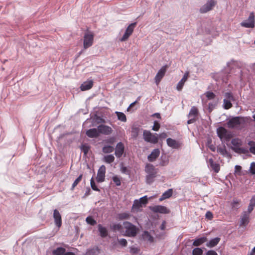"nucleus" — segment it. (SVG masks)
<instances>
[{
	"label": "nucleus",
	"instance_id": "nucleus-51",
	"mask_svg": "<svg viewBox=\"0 0 255 255\" xmlns=\"http://www.w3.org/2000/svg\"><path fill=\"white\" fill-rule=\"evenodd\" d=\"M113 181L117 186H120L121 185V181L120 179L117 176L113 177Z\"/></svg>",
	"mask_w": 255,
	"mask_h": 255
},
{
	"label": "nucleus",
	"instance_id": "nucleus-49",
	"mask_svg": "<svg viewBox=\"0 0 255 255\" xmlns=\"http://www.w3.org/2000/svg\"><path fill=\"white\" fill-rule=\"evenodd\" d=\"M139 130H140V129L139 128H137V127L132 128L131 132L133 134V136H134V137H136L138 134Z\"/></svg>",
	"mask_w": 255,
	"mask_h": 255
},
{
	"label": "nucleus",
	"instance_id": "nucleus-45",
	"mask_svg": "<svg viewBox=\"0 0 255 255\" xmlns=\"http://www.w3.org/2000/svg\"><path fill=\"white\" fill-rule=\"evenodd\" d=\"M203 250L199 248H196L193 249L192 252L193 255H202Z\"/></svg>",
	"mask_w": 255,
	"mask_h": 255
},
{
	"label": "nucleus",
	"instance_id": "nucleus-28",
	"mask_svg": "<svg viewBox=\"0 0 255 255\" xmlns=\"http://www.w3.org/2000/svg\"><path fill=\"white\" fill-rule=\"evenodd\" d=\"M220 240L221 239L220 238L216 237L210 240V241L207 243L206 246L209 248H213L216 246L219 243Z\"/></svg>",
	"mask_w": 255,
	"mask_h": 255
},
{
	"label": "nucleus",
	"instance_id": "nucleus-3",
	"mask_svg": "<svg viewBox=\"0 0 255 255\" xmlns=\"http://www.w3.org/2000/svg\"><path fill=\"white\" fill-rule=\"evenodd\" d=\"M232 146V149L236 153L238 154H247L249 152V150L246 148L241 147L242 144V142L241 139L239 138H233L231 141Z\"/></svg>",
	"mask_w": 255,
	"mask_h": 255
},
{
	"label": "nucleus",
	"instance_id": "nucleus-9",
	"mask_svg": "<svg viewBox=\"0 0 255 255\" xmlns=\"http://www.w3.org/2000/svg\"><path fill=\"white\" fill-rule=\"evenodd\" d=\"M136 22H134L131 23L128 26L125 33L124 34L123 36L120 39V41H125L128 38L129 36L132 34Z\"/></svg>",
	"mask_w": 255,
	"mask_h": 255
},
{
	"label": "nucleus",
	"instance_id": "nucleus-42",
	"mask_svg": "<svg viewBox=\"0 0 255 255\" xmlns=\"http://www.w3.org/2000/svg\"><path fill=\"white\" fill-rule=\"evenodd\" d=\"M82 174H80L77 178L76 179V180L74 181L71 190H73L74 188L78 184V183L82 180Z\"/></svg>",
	"mask_w": 255,
	"mask_h": 255
},
{
	"label": "nucleus",
	"instance_id": "nucleus-44",
	"mask_svg": "<svg viewBox=\"0 0 255 255\" xmlns=\"http://www.w3.org/2000/svg\"><path fill=\"white\" fill-rule=\"evenodd\" d=\"M206 97L208 98V100H212L214 99L216 95L211 91H207L205 93Z\"/></svg>",
	"mask_w": 255,
	"mask_h": 255
},
{
	"label": "nucleus",
	"instance_id": "nucleus-40",
	"mask_svg": "<svg viewBox=\"0 0 255 255\" xmlns=\"http://www.w3.org/2000/svg\"><path fill=\"white\" fill-rule=\"evenodd\" d=\"M111 229L114 231H119L121 233H123V226H122L120 224H114L112 227Z\"/></svg>",
	"mask_w": 255,
	"mask_h": 255
},
{
	"label": "nucleus",
	"instance_id": "nucleus-36",
	"mask_svg": "<svg viewBox=\"0 0 255 255\" xmlns=\"http://www.w3.org/2000/svg\"><path fill=\"white\" fill-rule=\"evenodd\" d=\"M114 150L113 146L111 145L104 146L102 148V151L105 153H110L112 152Z\"/></svg>",
	"mask_w": 255,
	"mask_h": 255
},
{
	"label": "nucleus",
	"instance_id": "nucleus-41",
	"mask_svg": "<svg viewBox=\"0 0 255 255\" xmlns=\"http://www.w3.org/2000/svg\"><path fill=\"white\" fill-rule=\"evenodd\" d=\"M86 222L91 225L94 226L97 224L96 221L91 216H88L86 219Z\"/></svg>",
	"mask_w": 255,
	"mask_h": 255
},
{
	"label": "nucleus",
	"instance_id": "nucleus-21",
	"mask_svg": "<svg viewBox=\"0 0 255 255\" xmlns=\"http://www.w3.org/2000/svg\"><path fill=\"white\" fill-rule=\"evenodd\" d=\"M93 86V82L92 80L87 81L83 82L80 86L81 91H86L90 89Z\"/></svg>",
	"mask_w": 255,
	"mask_h": 255
},
{
	"label": "nucleus",
	"instance_id": "nucleus-23",
	"mask_svg": "<svg viewBox=\"0 0 255 255\" xmlns=\"http://www.w3.org/2000/svg\"><path fill=\"white\" fill-rule=\"evenodd\" d=\"M249 223V214L244 212L240 221V226H246Z\"/></svg>",
	"mask_w": 255,
	"mask_h": 255
},
{
	"label": "nucleus",
	"instance_id": "nucleus-1",
	"mask_svg": "<svg viewBox=\"0 0 255 255\" xmlns=\"http://www.w3.org/2000/svg\"><path fill=\"white\" fill-rule=\"evenodd\" d=\"M138 228L131 223L125 221L123 223V235L128 237H135L138 232Z\"/></svg>",
	"mask_w": 255,
	"mask_h": 255
},
{
	"label": "nucleus",
	"instance_id": "nucleus-46",
	"mask_svg": "<svg viewBox=\"0 0 255 255\" xmlns=\"http://www.w3.org/2000/svg\"><path fill=\"white\" fill-rule=\"evenodd\" d=\"M140 204L142 205H146L148 202V198L146 195L143 196L138 200Z\"/></svg>",
	"mask_w": 255,
	"mask_h": 255
},
{
	"label": "nucleus",
	"instance_id": "nucleus-18",
	"mask_svg": "<svg viewBox=\"0 0 255 255\" xmlns=\"http://www.w3.org/2000/svg\"><path fill=\"white\" fill-rule=\"evenodd\" d=\"M86 134L90 138H95L98 137L100 133L98 128H93L87 130L86 131Z\"/></svg>",
	"mask_w": 255,
	"mask_h": 255
},
{
	"label": "nucleus",
	"instance_id": "nucleus-34",
	"mask_svg": "<svg viewBox=\"0 0 255 255\" xmlns=\"http://www.w3.org/2000/svg\"><path fill=\"white\" fill-rule=\"evenodd\" d=\"M116 114L119 120L123 122L127 121L126 116L124 113L120 112H116Z\"/></svg>",
	"mask_w": 255,
	"mask_h": 255
},
{
	"label": "nucleus",
	"instance_id": "nucleus-54",
	"mask_svg": "<svg viewBox=\"0 0 255 255\" xmlns=\"http://www.w3.org/2000/svg\"><path fill=\"white\" fill-rule=\"evenodd\" d=\"M141 207V205L140 204L138 200H135L132 205V208L135 209H139Z\"/></svg>",
	"mask_w": 255,
	"mask_h": 255
},
{
	"label": "nucleus",
	"instance_id": "nucleus-11",
	"mask_svg": "<svg viewBox=\"0 0 255 255\" xmlns=\"http://www.w3.org/2000/svg\"><path fill=\"white\" fill-rule=\"evenodd\" d=\"M106 173V167L102 165L98 171L97 177L96 178L97 181L98 183H101L105 181Z\"/></svg>",
	"mask_w": 255,
	"mask_h": 255
},
{
	"label": "nucleus",
	"instance_id": "nucleus-6",
	"mask_svg": "<svg viewBox=\"0 0 255 255\" xmlns=\"http://www.w3.org/2000/svg\"><path fill=\"white\" fill-rule=\"evenodd\" d=\"M255 24V15L253 12L250 13L248 18L246 20H243L240 25L246 28H254Z\"/></svg>",
	"mask_w": 255,
	"mask_h": 255
},
{
	"label": "nucleus",
	"instance_id": "nucleus-50",
	"mask_svg": "<svg viewBox=\"0 0 255 255\" xmlns=\"http://www.w3.org/2000/svg\"><path fill=\"white\" fill-rule=\"evenodd\" d=\"M118 243L122 247H125L128 245V242L125 239L122 238L118 240Z\"/></svg>",
	"mask_w": 255,
	"mask_h": 255
},
{
	"label": "nucleus",
	"instance_id": "nucleus-10",
	"mask_svg": "<svg viewBox=\"0 0 255 255\" xmlns=\"http://www.w3.org/2000/svg\"><path fill=\"white\" fill-rule=\"evenodd\" d=\"M149 209L154 213L160 214H168L170 213V210L167 207L162 205H155L150 206Z\"/></svg>",
	"mask_w": 255,
	"mask_h": 255
},
{
	"label": "nucleus",
	"instance_id": "nucleus-55",
	"mask_svg": "<svg viewBox=\"0 0 255 255\" xmlns=\"http://www.w3.org/2000/svg\"><path fill=\"white\" fill-rule=\"evenodd\" d=\"M205 217L209 220H212L213 218V213L210 211H207L206 213Z\"/></svg>",
	"mask_w": 255,
	"mask_h": 255
},
{
	"label": "nucleus",
	"instance_id": "nucleus-4",
	"mask_svg": "<svg viewBox=\"0 0 255 255\" xmlns=\"http://www.w3.org/2000/svg\"><path fill=\"white\" fill-rule=\"evenodd\" d=\"M83 47L85 49L91 47L93 43L94 34L92 32L88 31L84 35Z\"/></svg>",
	"mask_w": 255,
	"mask_h": 255
},
{
	"label": "nucleus",
	"instance_id": "nucleus-47",
	"mask_svg": "<svg viewBox=\"0 0 255 255\" xmlns=\"http://www.w3.org/2000/svg\"><path fill=\"white\" fill-rule=\"evenodd\" d=\"M224 96L225 97V99H227L228 100L232 101H235L234 98L233 94L231 92H227L225 94Z\"/></svg>",
	"mask_w": 255,
	"mask_h": 255
},
{
	"label": "nucleus",
	"instance_id": "nucleus-33",
	"mask_svg": "<svg viewBox=\"0 0 255 255\" xmlns=\"http://www.w3.org/2000/svg\"><path fill=\"white\" fill-rule=\"evenodd\" d=\"M103 160L104 162L110 164L114 161L115 157L112 154L105 155L103 157Z\"/></svg>",
	"mask_w": 255,
	"mask_h": 255
},
{
	"label": "nucleus",
	"instance_id": "nucleus-64",
	"mask_svg": "<svg viewBox=\"0 0 255 255\" xmlns=\"http://www.w3.org/2000/svg\"><path fill=\"white\" fill-rule=\"evenodd\" d=\"M196 121L195 118H191L187 121V124L189 125L194 123Z\"/></svg>",
	"mask_w": 255,
	"mask_h": 255
},
{
	"label": "nucleus",
	"instance_id": "nucleus-16",
	"mask_svg": "<svg viewBox=\"0 0 255 255\" xmlns=\"http://www.w3.org/2000/svg\"><path fill=\"white\" fill-rule=\"evenodd\" d=\"M166 71V66H163L158 71L154 78L155 82L156 83V84H158V83L160 82L161 79L164 76Z\"/></svg>",
	"mask_w": 255,
	"mask_h": 255
},
{
	"label": "nucleus",
	"instance_id": "nucleus-27",
	"mask_svg": "<svg viewBox=\"0 0 255 255\" xmlns=\"http://www.w3.org/2000/svg\"><path fill=\"white\" fill-rule=\"evenodd\" d=\"M172 194L173 189L171 188L169 189L162 194L159 200L160 201H162L166 199L170 198L172 196Z\"/></svg>",
	"mask_w": 255,
	"mask_h": 255
},
{
	"label": "nucleus",
	"instance_id": "nucleus-19",
	"mask_svg": "<svg viewBox=\"0 0 255 255\" xmlns=\"http://www.w3.org/2000/svg\"><path fill=\"white\" fill-rule=\"evenodd\" d=\"M207 162L208 166H210L215 173H218L219 172L220 170L219 164L214 162L212 158H210Z\"/></svg>",
	"mask_w": 255,
	"mask_h": 255
},
{
	"label": "nucleus",
	"instance_id": "nucleus-48",
	"mask_svg": "<svg viewBox=\"0 0 255 255\" xmlns=\"http://www.w3.org/2000/svg\"><path fill=\"white\" fill-rule=\"evenodd\" d=\"M129 217V215L128 213H122L119 214V218L120 220L128 219Z\"/></svg>",
	"mask_w": 255,
	"mask_h": 255
},
{
	"label": "nucleus",
	"instance_id": "nucleus-8",
	"mask_svg": "<svg viewBox=\"0 0 255 255\" xmlns=\"http://www.w3.org/2000/svg\"><path fill=\"white\" fill-rule=\"evenodd\" d=\"M215 0H209L204 4L200 9V12L201 13H205L212 9L216 4Z\"/></svg>",
	"mask_w": 255,
	"mask_h": 255
},
{
	"label": "nucleus",
	"instance_id": "nucleus-63",
	"mask_svg": "<svg viewBox=\"0 0 255 255\" xmlns=\"http://www.w3.org/2000/svg\"><path fill=\"white\" fill-rule=\"evenodd\" d=\"M249 150L251 153L255 155V145L250 147Z\"/></svg>",
	"mask_w": 255,
	"mask_h": 255
},
{
	"label": "nucleus",
	"instance_id": "nucleus-12",
	"mask_svg": "<svg viewBox=\"0 0 255 255\" xmlns=\"http://www.w3.org/2000/svg\"><path fill=\"white\" fill-rule=\"evenodd\" d=\"M53 216L54 220L55 225L56 227L59 229L62 226V217L58 210H54Z\"/></svg>",
	"mask_w": 255,
	"mask_h": 255
},
{
	"label": "nucleus",
	"instance_id": "nucleus-43",
	"mask_svg": "<svg viewBox=\"0 0 255 255\" xmlns=\"http://www.w3.org/2000/svg\"><path fill=\"white\" fill-rule=\"evenodd\" d=\"M90 185L91 188L96 191H100V190L98 188V187L96 186V183L94 181L93 177H92L90 180Z\"/></svg>",
	"mask_w": 255,
	"mask_h": 255
},
{
	"label": "nucleus",
	"instance_id": "nucleus-7",
	"mask_svg": "<svg viewBox=\"0 0 255 255\" xmlns=\"http://www.w3.org/2000/svg\"><path fill=\"white\" fill-rule=\"evenodd\" d=\"M143 136L144 140L146 142L152 143H156L158 142V137L155 135L152 134L149 130H144Z\"/></svg>",
	"mask_w": 255,
	"mask_h": 255
},
{
	"label": "nucleus",
	"instance_id": "nucleus-60",
	"mask_svg": "<svg viewBox=\"0 0 255 255\" xmlns=\"http://www.w3.org/2000/svg\"><path fill=\"white\" fill-rule=\"evenodd\" d=\"M138 252V249L135 247H131L130 249V252L132 254H136Z\"/></svg>",
	"mask_w": 255,
	"mask_h": 255
},
{
	"label": "nucleus",
	"instance_id": "nucleus-62",
	"mask_svg": "<svg viewBox=\"0 0 255 255\" xmlns=\"http://www.w3.org/2000/svg\"><path fill=\"white\" fill-rule=\"evenodd\" d=\"M167 135L165 132H162L159 135V136L161 139H164L167 137Z\"/></svg>",
	"mask_w": 255,
	"mask_h": 255
},
{
	"label": "nucleus",
	"instance_id": "nucleus-52",
	"mask_svg": "<svg viewBox=\"0 0 255 255\" xmlns=\"http://www.w3.org/2000/svg\"><path fill=\"white\" fill-rule=\"evenodd\" d=\"M249 171L252 174H255V162L251 163Z\"/></svg>",
	"mask_w": 255,
	"mask_h": 255
},
{
	"label": "nucleus",
	"instance_id": "nucleus-5",
	"mask_svg": "<svg viewBox=\"0 0 255 255\" xmlns=\"http://www.w3.org/2000/svg\"><path fill=\"white\" fill-rule=\"evenodd\" d=\"M217 133L219 138L227 141H229L231 138V134L225 128L220 127L217 129Z\"/></svg>",
	"mask_w": 255,
	"mask_h": 255
},
{
	"label": "nucleus",
	"instance_id": "nucleus-15",
	"mask_svg": "<svg viewBox=\"0 0 255 255\" xmlns=\"http://www.w3.org/2000/svg\"><path fill=\"white\" fill-rule=\"evenodd\" d=\"M125 151V147L123 142H119L117 143L115 151V154L118 158H120Z\"/></svg>",
	"mask_w": 255,
	"mask_h": 255
},
{
	"label": "nucleus",
	"instance_id": "nucleus-24",
	"mask_svg": "<svg viewBox=\"0 0 255 255\" xmlns=\"http://www.w3.org/2000/svg\"><path fill=\"white\" fill-rule=\"evenodd\" d=\"M188 72H186L184 75H183L182 78L181 79V80L178 83L177 85V89L178 91H181L182 89L184 83L187 80V78L188 77Z\"/></svg>",
	"mask_w": 255,
	"mask_h": 255
},
{
	"label": "nucleus",
	"instance_id": "nucleus-31",
	"mask_svg": "<svg viewBox=\"0 0 255 255\" xmlns=\"http://www.w3.org/2000/svg\"><path fill=\"white\" fill-rule=\"evenodd\" d=\"M207 241V239L205 237H203L198 239H196L194 240L193 243L194 246H199L206 242Z\"/></svg>",
	"mask_w": 255,
	"mask_h": 255
},
{
	"label": "nucleus",
	"instance_id": "nucleus-29",
	"mask_svg": "<svg viewBox=\"0 0 255 255\" xmlns=\"http://www.w3.org/2000/svg\"><path fill=\"white\" fill-rule=\"evenodd\" d=\"M255 207V195H253L250 201L248 207V212L250 214L254 210Z\"/></svg>",
	"mask_w": 255,
	"mask_h": 255
},
{
	"label": "nucleus",
	"instance_id": "nucleus-30",
	"mask_svg": "<svg viewBox=\"0 0 255 255\" xmlns=\"http://www.w3.org/2000/svg\"><path fill=\"white\" fill-rule=\"evenodd\" d=\"M198 115V110L197 108L195 106H193L190 110L189 113L188 115V117L191 118L193 117V118H195L196 117H197Z\"/></svg>",
	"mask_w": 255,
	"mask_h": 255
},
{
	"label": "nucleus",
	"instance_id": "nucleus-14",
	"mask_svg": "<svg viewBox=\"0 0 255 255\" xmlns=\"http://www.w3.org/2000/svg\"><path fill=\"white\" fill-rule=\"evenodd\" d=\"M98 129L99 130V133H102L105 135H109L113 131V129L110 127L105 125H99L98 126Z\"/></svg>",
	"mask_w": 255,
	"mask_h": 255
},
{
	"label": "nucleus",
	"instance_id": "nucleus-37",
	"mask_svg": "<svg viewBox=\"0 0 255 255\" xmlns=\"http://www.w3.org/2000/svg\"><path fill=\"white\" fill-rule=\"evenodd\" d=\"M240 200L238 199H234L231 202V207L233 209L237 210L240 208Z\"/></svg>",
	"mask_w": 255,
	"mask_h": 255
},
{
	"label": "nucleus",
	"instance_id": "nucleus-35",
	"mask_svg": "<svg viewBox=\"0 0 255 255\" xmlns=\"http://www.w3.org/2000/svg\"><path fill=\"white\" fill-rule=\"evenodd\" d=\"M90 148V146L86 143L82 144L80 147L82 152L84 153V155L85 156L87 154Z\"/></svg>",
	"mask_w": 255,
	"mask_h": 255
},
{
	"label": "nucleus",
	"instance_id": "nucleus-26",
	"mask_svg": "<svg viewBox=\"0 0 255 255\" xmlns=\"http://www.w3.org/2000/svg\"><path fill=\"white\" fill-rule=\"evenodd\" d=\"M217 151L220 154L228 157H231L230 154L227 151L225 145L217 147Z\"/></svg>",
	"mask_w": 255,
	"mask_h": 255
},
{
	"label": "nucleus",
	"instance_id": "nucleus-13",
	"mask_svg": "<svg viewBox=\"0 0 255 255\" xmlns=\"http://www.w3.org/2000/svg\"><path fill=\"white\" fill-rule=\"evenodd\" d=\"M240 117H235L230 119L227 123V126L229 128H234L236 126H239L241 122Z\"/></svg>",
	"mask_w": 255,
	"mask_h": 255
},
{
	"label": "nucleus",
	"instance_id": "nucleus-39",
	"mask_svg": "<svg viewBox=\"0 0 255 255\" xmlns=\"http://www.w3.org/2000/svg\"><path fill=\"white\" fill-rule=\"evenodd\" d=\"M231 101L228 100L227 99H224L223 107L225 109L228 110L232 107Z\"/></svg>",
	"mask_w": 255,
	"mask_h": 255
},
{
	"label": "nucleus",
	"instance_id": "nucleus-57",
	"mask_svg": "<svg viewBox=\"0 0 255 255\" xmlns=\"http://www.w3.org/2000/svg\"><path fill=\"white\" fill-rule=\"evenodd\" d=\"M121 171L123 173H125L126 174H129V171L128 170L127 168L125 166H122L121 168Z\"/></svg>",
	"mask_w": 255,
	"mask_h": 255
},
{
	"label": "nucleus",
	"instance_id": "nucleus-61",
	"mask_svg": "<svg viewBox=\"0 0 255 255\" xmlns=\"http://www.w3.org/2000/svg\"><path fill=\"white\" fill-rule=\"evenodd\" d=\"M95 250L94 249H91L88 250L86 253V255H94Z\"/></svg>",
	"mask_w": 255,
	"mask_h": 255
},
{
	"label": "nucleus",
	"instance_id": "nucleus-56",
	"mask_svg": "<svg viewBox=\"0 0 255 255\" xmlns=\"http://www.w3.org/2000/svg\"><path fill=\"white\" fill-rule=\"evenodd\" d=\"M242 170V167L240 165H236L235 167V172L236 173H238L239 175L241 174V172Z\"/></svg>",
	"mask_w": 255,
	"mask_h": 255
},
{
	"label": "nucleus",
	"instance_id": "nucleus-32",
	"mask_svg": "<svg viewBox=\"0 0 255 255\" xmlns=\"http://www.w3.org/2000/svg\"><path fill=\"white\" fill-rule=\"evenodd\" d=\"M66 252V249L63 247H58L52 252L53 255H63Z\"/></svg>",
	"mask_w": 255,
	"mask_h": 255
},
{
	"label": "nucleus",
	"instance_id": "nucleus-2",
	"mask_svg": "<svg viewBox=\"0 0 255 255\" xmlns=\"http://www.w3.org/2000/svg\"><path fill=\"white\" fill-rule=\"evenodd\" d=\"M145 171L147 173L145 176V182L147 184H151L156 177L157 171L155 167L151 164H147L145 167Z\"/></svg>",
	"mask_w": 255,
	"mask_h": 255
},
{
	"label": "nucleus",
	"instance_id": "nucleus-22",
	"mask_svg": "<svg viewBox=\"0 0 255 255\" xmlns=\"http://www.w3.org/2000/svg\"><path fill=\"white\" fill-rule=\"evenodd\" d=\"M141 237L144 241H148L150 243L154 242L153 237L147 231H144L143 232L141 235Z\"/></svg>",
	"mask_w": 255,
	"mask_h": 255
},
{
	"label": "nucleus",
	"instance_id": "nucleus-59",
	"mask_svg": "<svg viewBox=\"0 0 255 255\" xmlns=\"http://www.w3.org/2000/svg\"><path fill=\"white\" fill-rule=\"evenodd\" d=\"M206 255H218V254L215 251L210 250L206 253Z\"/></svg>",
	"mask_w": 255,
	"mask_h": 255
},
{
	"label": "nucleus",
	"instance_id": "nucleus-58",
	"mask_svg": "<svg viewBox=\"0 0 255 255\" xmlns=\"http://www.w3.org/2000/svg\"><path fill=\"white\" fill-rule=\"evenodd\" d=\"M90 194H91V189L89 187H88V188H87L86 192L85 193V194H84V196L83 197V198H85V197L89 196V195H90Z\"/></svg>",
	"mask_w": 255,
	"mask_h": 255
},
{
	"label": "nucleus",
	"instance_id": "nucleus-53",
	"mask_svg": "<svg viewBox=\"0 0 255 255\" xmlns=\"http://www.w3.org/2000/svg\"><path fill=\"white\" fill-rule=\"evenodd\" d=\"M160 125L157 121H154V125L152 127V129L154 131H158L160 128Z\"/></svg>",
	"mask_w": 255,
	"mask_h": 255
},
{
	"label": "nucleus",
	"instance_id": "nucleus-17",
	"mask_svg": "<svg viewBox=\"0 0 255 255\" xmlns=\"http://www.w3.org/2000/svg\"><path fill=\"white\" fill-rule=\"evenodd\" d=\"M166 142L168 146L174 149H177L181 146V143L179 142L170 137L167 138Z\"/></svg>",
	"mask_w": 255,
	"mask_h": 255
},
{
	"label": "nucleus",
	"instance_id": "nucleus-25",
	"mask_svg": "<svg viewBox=\"0 0 255 255\" xmlns=\"http://www.w3.org/2000/svg\"><path fill=\"white\" fill-rule=\"evenodd\" d=\"M98 229L99 235L102 238H104L108 236V232L105 227H103L101 224H99L98 225Z\"/></svg>",
	"mask_w": 255,
	"mask_h": 255
},
{
	"label": "nucleus",
	"instance_id": "nucleus-38",
	"mask_svg": "<svg viewBox=\"0 0 255 255\" xmlns=\"http://www.w3.org/2000/svg\"><path fill=\"white\" fill-rule=\"evenodd\" d=\"M218 104V102H210L208 104V110L209 113H211L213 110L215 109Z\"/></svg>",
	"mask_w": 255,
	"mask_h": 255
},
{
	"label": "nucleus",
	"instance_id": "nucleus-20",
	"mask_svg": "<svg viewBox=\"0 0 255 255\" xmlns=\"http://www.w3.org/2000/svg\"><path fill=\"white\" fill-rule=\"evenodd\" d=\"M160 154V150L158 148L153 150L151 153L148 156V160L150 162H153L159 156Z\"/></svg>",
	"mask_w": 255,
	"mask_h": 255
}]
</instances>
